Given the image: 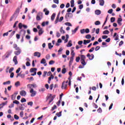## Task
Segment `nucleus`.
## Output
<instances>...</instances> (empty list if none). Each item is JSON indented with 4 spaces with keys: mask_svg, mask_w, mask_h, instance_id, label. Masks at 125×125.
I'll return each mask as SVG.
<instances>
[{
    "mask_svg": "<svg viewBox=\"0 0 125 125\" xmlns=\"http://www.w3.org/2000/svg\"><path fill=\"white\" fill-rule=\"evenodd\" d=\"M14 70V68L13 67H11L9 70V73H12V71H13Z\"/></svg>",
    "mask_w": 125,
    "mask_h": 125,
    "instance_id": "0e129e2a",
    "label": "nucleus"
},
{
    "mask_svg": "<svg viewBox=\"0 0 125 125\" xmlns=\"http://www.w3.org/2000/svg\"><path fill=\"white\" fill-rule=\"evenodd\" d=\"M48 48L49 49H51V48H52V47H53V46L52 45H51V43H48Z\"/></svg>",
    "mask_w": 125,
    "mask_h": 125,
    "instance_id": "473e14b6",
    "label": "nucleus"
},
{
    "mask_svg": "<svg viewBox=\"0 0 125 125\" xmlns=\"http://www.w3.org/2000/svg\"><path fill=\"white\" fill-rule=\"evenodd\" d=\"M33 102H29L27 103V105L31 106V107H32L33 106Z\"/></svg>",
    "mask_w": 125,
    "mask_h": 125,
    "instance_id": "a18cd8bd",
    "label": "nucleus"
},
{
    "mask_svg": "<svg viewBox=\"0 0 125 125\" xmlns=\"http://www.w3.org/2000/svg\"><path fill=\"white\" fill-rule=\"evenodd\" d=\"M51 97H52V95L51 94H49L47 97V100L48 98H51Z\"/></svg>",
    "mask_w": 125,
    "mask_h": 125,
    "instance_id": "3c124183",
    "label": "nucleus"
},
{
    "mask_svg": "<svg viewBox=\"0 0 125 125\" xmlns=\"http://www.w3.org/2000/svg\"><path fill=\"white\" fill-rule=\"evenodd\" d=\"M95 13L96 15H100V14H101V11L100 10H96Z\"/></svg>",
    "mask_w": 125,
    "mask_h": 125,
    "instance_id": "a211bd4d",
    "label": "nucleus"
},
{
    "mask_svg": "<svg viewBox=\"0 0 125 125\" xmlns=\"http://www.w3.org/2000/svg\"><path fill=\"white\" fill-rule=\"evenodd\" d=\"M60 36H61V35L60 34V33H59V32H57V33H56L57 37L59 38V37H60Z\"/></svg>",
    "mask_w": 125,
    "mask_h": 125,
    "instance_id": "e2e57ef3",
    "label": "nucleus"
},
{
    "mask_svg": "<svg viewBox=\"0 0 125 125\" xmlns=\"http://www.w3.org/2000/svg\"><path fill=\"white\" fill-rule=\"evenodd\" d=\"M26 99L24 98H22L21 100V103H24V102H26Z\"/></svg>",
    "mask_w": 125,
    "mask_h": 125,
    "instance_id": "c03bdc74",
    "label": "nucleus"
},
{
    "mask_svg": "<svg viewBox=\"0 0 125 125\" xmlns=\"http://www.w3.org/2000/svg\"><path fill=\"white\" fill-rule=\"evenodd\" d=\"M90 40H84L83 41V44L85 45L86 43H89L90 42Z\"/></svg>",
    "mask_w": 125,
    "mask_h": 125,
    "instance_id": "a878e982",
    "label": "nucleus"
},
{
    "mask_svg": "<svg viewBox=\"0 0 125 125\" xmlns=\"http://www.w3.org/2000/svg\"><path fill=\"white\" fill-rule=\"evenodd\" d=\"M13 103H14V104H17V105H18V104H20V103L17 100H15L13 102Z\"/></svg>",
    "mask_w": 125,
    "mask_h": 125,
    "instance_id": "f704fd0d",
    "label": "nucleus"
},
{
    "mask_svg": "<svg viewBox=\"0 0 125 125\" xmlns=\"http://www.w3.org/2000/svg\"><path fill=\"white\" fill-rule=\"evenodd\" d=\"M16 50L17 51H14V54H15V55H20L21 51V49H20V48H17Z\"/></svg>",
    "mask_w": 125,
    "mask_h": 125,
    "instance_id": "39448f33",
    "label": "nucleus"
},
{
    "mask_svg": "<svg viewBox=\"0 0 125 125\" xmlns=\"http://www.w3.org/2000/svg\"><path fill=\"white\" fill-rule=\"evenodd\" d=\"M55 109H57V106L54 104V106L52 107L51 111H53L54 110H55Z\"/></svg>",
    "mask_w": 125,
    "mask_h": 125,
    "instance_id": "ea45409f",
    "label": "nucleus"
},
{
    "mask_svg": "<svg viewBox=\"0 0 125 125\" xmlns=\"http://www.w3.org/2000/svg\"><path fill=\"white\" fill-rule=\"evenodd\" d=\"M46 74H47V72H46V71H44V72H43V75H42V77H43V78H45V76H46Z\"/></svg>",
    "mask_w": 125,
    "mask_h": 125,
    "instance_id": "5fc2aeb1",
    "label": "nucleus"
},
{
    "mask_svg": "<svg viewBox=\"0 0 125 125\" xmlns=\"http://www.w3.org/2000/svg\"><path fill=\"white\" fill-rule=\"evenodd\" d=\"M101 22L99 21H97L95 22V25H100Z\"/></svg>",
    "mask_w": 125,
    "mask_h": 125,
    "instance_id": "a19ab883",
    "label": "nucleus"
},
{
    "mask_svg": "<svg viewBox=\"0 0 125 125\" xmlns=\"http://www.w3.org/2000/svg\"><path fill=\"white\" fill-rule=\"evenodd\" d=\"M43 33V30H42V28H41L39 31V35L41 36L42 35Z\"/></svg>",
    "mask_w": 125,
    "mask_h": 125,
    "instance_id": "4be33fe9",
    "label": "nucleus"
},
{
    "mask_svg": "<svg viewBox=\"0 0 125 125\" xmlns=\"http://www.w3.org/2000/svg\"><path fill=\"white\" fill-rule=\"evenodd\" d=\"M19 76L21 77V78H24V77H25V75L21 74V73H20L17 74L16 78H18Z\"/></svg>",
    "mask_w": 125,
    "mask_h": 125,
    "instance_id": "412c9836",
    "label": "nucleus"
},
{
    "mask_svg": "<svg viewBox=\"0 0 125 125\" xmlns=\"http://www.w3.org/2000/svg\"><path fill=\"white\" fill-rule=\"evenodd\" d=\"M16 97L14 96V95H12L11 96V99L12 100H15Z\"/></svg>",
    "mask_w": 125,
    "mask_h": 125,
    "instance_id": "774afa93",
    "label": "nucleus"
},
{
    "mask_svg": "<svg viewBox=\"0 0 125 125\" xmlns=\"http://www.w3.org/2000/svg\"><path fill=\"white\" fill-rule=\"evenodd\" d=\"M66 68H63L62 70V74H66Z\"/></svg>",
    "mask_w": 125,
    "mask_h": 125,
    "instance_id": "c9c22d12",
    "label": "nucleus"
},
{
    "mask_svg": "<svg viewBox=\"0 0 125 125\" xmlns=\"http://www.w3.org/2000/svg\"><path fill=\"white\" fill-rule=\"evenodd\" d=\"M69 17L70 18L73 17V15L70 13H67L65 17V19H68Z\"/></svg>",
    "mask_w": 125,
    "mask_h": 125,
    "instance_id": "1a4fd4ad",
    "label": "nucleus"
},
{
    "mask_svg": "<svg viewBox=\"0 0 125 125\" xmlns=\"http://www.w3.org/2000/svg\"><path fill=\"white\" fill-rule=\"evenodd\" d=\"M80 59H81V58L80 57H76V62H80Z\"/></svg>",
    "mask_w": 125,
    "mask_h": 125,
    "instance_id": "8fccbe9b",
    "label": "nucleus"
},
{
    "mask_svg": "<svg viewBox=\"0 0 125 125\" xmlns=\"http://www.w3.org/2000/svg\"><path fill=\"white\" fill-rule=\"evenodd\" d=\"M97 112L99 113H102V109H101V107L99 108V109L97 110Z\"/></svg>",
    "mask_w": 125,
    "mask_h": 125,
    "instance_id": "864d4df0",
    "label": "nucleus"
},
{
    "mask_svg": "<svg viewBox=\"0 0 125 125\" xmlns=\"http://www.w3.org/2000/svg\"><path fill=\"white\" fill-rule=\"evenodd\" d=\"M19 14V10H17L16 11L14 15L16 16V17H17V16H18V15Z\"/></svg>",
    "mask_w": 125,
    "mask_h": 125,
    "instance_id": "79ce46f5",
    "label": "nucleus"
},
{
    "mask_svg": "<svg viewBox=\"0 0 125 125\" xmlns=\"http://www.w3.org/2000/svg\"><path fill=\"white\" fill-rule=\"evenodd\" d=\"M60 17V13L58 14V15L57 16V18L56 19V20L55 21V24H57L58 23V21H59V18Z\"/></svg>",
    "mask_w": 125,
    "mask_h": 125,
    "instance_id": "f8f14e48",
    "label": "nucleus"
},
{
    "mask_svg": "<svg viewBox=\"0 0 125 125\" xmlns=\"http://www.w3.org/2000/svg\"><path fill=\"white\" fill-rule=\"evenodd\" d=\"M14 119H15V120H19V116H18V115H16V114H15V115H14Z\"/></svg>",
    "mask_w": 125,
    "mask_h": 125,
    "instance_id": "58836bf2",
    "label": "nucleus"
},
{
    "mask_svg": "<svg viewBox=\"0 0 125 125\" xmlns=\"http://www.w3.org/2000/svg\"><path fill=\"white\" fill-rule=\"evenodd\" d=\"M23 27V25L22 24V23L20 22L19 23V29H22V27Z\"/></svg>",
    "mask_w": 125,
    "mask_h": 125,
    "instance_id": "37998d69",
    "label": "nucleus"
},
{
    "mask_svg": "<svg viewBox=\"0 0 125 125\" xmlns=\"http://www.w3.org/2000/svg\"><path fill=\"white\" fill-rule=\"evenodd\" d=\"M86 57H85V56L84 55H81V62L83 66H85L86 65V62H85V59Z\"/></svg>",
    "mask_w": 125,
    "mask_h": 125,
    "instance_id": "f257e3e1",
    "label": "nucleus"
},
{
    "mask_svg": "<svg viewBox=\"0 0 125 125\" xmlns=\"http://www.w3.org/2000/svg\"><path fill=\"white\" fill-rule=\"evenodd\" d=\"M3 84L5 85V84H10V81H8L6 82H4L3 83Z\"/></svg>",
    "mask_w": 125,
    "mask_h": 125,
    "instance_id": "4c0bfd02",
    "label": "nucleus"
},
{
    "mask_svg": "<svg viewBox=\"0 0 125 125\" xmlns=\"http://www.w3.org/2000/svg\"><path fill=\"white\" fill-rule=\"evenodd\" d=\"M26 66H27V67H29V66H31V63H30L29 62H26Z\"/></svg>",
    "mask_w": 125,
    "mask_h": 125,
    "instance_id": "680f3d73",
    "label": "nucleus"
},
{
    "mask_svg": "<svg viewBox=\"0 0 125 125\" xmlns=\"http://www.w3.org/2000/svg\"><path fill=\"white\" fill-rule=\"evenodd\" d=\"M55 15H56V14H55V13H53L51 17V20H52V21H53V20H54V19H55Z\"/></svg>",
    "mask_w": 125,
    "mask_h": 125,
    "instance_id": "b1692460",
    "label": "nucleus"
},
{
    "mask_svg": "<svg viewBox=\"0 0 125 125\" xmlns=\"http://www.w3.org/2000/svg\"><path fill=\"white\" fill-rule=\"evenodd\" d=\"M80 32L81 34H83L84 33H85V30L84 29H81Z\"/></svg>",
    "mask_w": 125,
    "mask_h": 125,
    "instance_id": "13d9d810",
    "label": "nucleus"
},
{
    "mask_svg": "<svg viewBox=\"0 0 125 125\" xmlns=\"http://www.w3.org/2000/svg\"><path fill=\"white\" fill-rule=\"evenodd\" d=\"M46 63V61H45V59H42V60L41 61V64H45Z\"/></svg>",
    "mask_w": 125,
    "mask_h": 125,
    "instance_id": "bb28decb",
    "label": "nucleus"
},
{
    "mask_svg": "<svg viewBox=\"0 0 125 125\" xmlns=\"http://www.w3.org/2000/svg\"><path fill=\"white\" fill-rule=\"evenodd\" d=\"M43 12H45V15H48L49 14V11L47 10V9L44 8Z\"/></svg>",
    "mask_w": 125,
    "mask_h": 125,
    "instance_id": "2eb2a0df",
    "label": "nucleus"
},
{
    "mask_svg": "<svg viewBox=\"0 0 125 125\" xmlns=\"http://www.w3.org/2000/svg\"><path fill=\"white\" fill-rule=\"evenodd\" d=\"M23 116H24V112L21 111L20 112V116L21 117V118H23Z\"/></svg>",
    "mask_w": 125,
    "mask_h": 125,
    "instance_id": "6e6d98bb",
    "label": "nucleus"
},
{
    "mask_svg": "<svg viewBox=\"0 0 125 125\" xmlns=\"http://www.w3.org/2000/svg\"><path fill=\"white\" fill-rule=\"evenodd\" d=\"M7 103H8V102L6 101L4 103H2V104H0V108L1 109V108H3V106H5V105H7Z\"/></svg>",
    "mask_w": 125,
    "mask_h": 125,
    "instance_id": "ddd939ff",
    "label": "nucleus"
},
{
    "mask_svg": "<svg viewBox=\"0 0 125 125\" xmlns=\"http://www.w3.org/2000/svg\"><path fill=\"white\" fill-rule=\"evenodd\" d=\"M99 2H100V5H101L102 6H103V5H104V3H105V2L104 1V0H100Z\"/></svg>",
    "mask_w": 125,
    "mask_h": 125,
    "instance_id": "aec40b11",
    "label": "nucleus"
},
{
    "mask_svg": "<svg viewBox=\"0 0 125 125\" xmlns=\"http://www.w3.org/2000/svg\"><path fill=\"white\" fill-rule=\"evenodd\" d=\"M43 18L42 13V12H39L38 13L37 16H36V20L37 21H40Z\"/></svg>",
    "mask_w": 125,
    "mask_h": 125,
    "instance_id": "f03ea898",
    "label": "nucleus"
},
{
    "mask_svg": "<svg viewBox=\"0 0 125 125\" xmlns=\"http://www.w3.org/2000/svg\"><path fill=\"white\" fill-rule=\"evenodd\" d=\"M85 32L86 33V34H88V33H89V29L87 28L85 30Z\"/></svg>",
    "mask_w": 125,
    "mask_h": 125,
    "instance_id": "338daca9",
    "label": "nucleus"
},
{
    "mask_svg": "<svg viewBox=\"0 0 125 125\" xmlns=\"http://www.w3.org/2000/svg\"><path fill=\"white\" fill-rule=\"evenodd\" d=\"M16 38H17V40H20V34H17Z\"/></svg>",
    "mask_w": 125,
    "mask_h": 125,
    "instance_id": "052dcab7",
    "label": "nucleus"
},
{
    "mask_svg": "<svg viewBox=\"0 0 125 125\" xmlns=\"http://www.w3.org/2000/svg\"><path fill=\"white\" fill-rule=\"evenodd\" d=\"M55 63V61L53 60H51L49 62V65H53Z\"/></svg>",
    "mask_w": 125,
    "mask_h": 125,
    "instance_id": "c85d7f7f",
    "label": "nucleus"
},
{
    "mask_svg": "<svg viewBox=\"0 0 125 125\" xmlns=\"http://www.w3.org/2000/svg\"><path fill=\"white\" fill-rule=\"evenodd\" d=\"M38 85L37 84H29L27 85V87H29L30 89H32V88H36V87H37Z\"/></svg>",
    "mask_w": 125,
    "mask_h": 125,
    "instance_id": "20e7f679",
    "label": "nucleus"
},
{
    "mask_svg": "<svg viewBox=\"0 0 125 125\" xmlns=\"http://www.w3.org/2000/svg\"><path fill=\"white\" fill-rule=\"evenodd\" d=\"M13 47H14V48L15 49V50H16L17 48H20L18 46V45L16 44H13Z\"/></svg>",
    "mask_w": 125,
    "mask_h": 125,
    "instance_id": "09e8293b",
    "label": "nucleus"
},
{
    "mask_svg": "<svg viewBox=\"0 0 125 125\" xmlns=\"http://www.w3.org/2000/svg\"><path fill=\"white\" fill-rule=\"evenodd\" d=\"M71 57H75V55H76V53L74 52V50L71 51Z\"/></svg>",
    "mask_w": 125,
    "mask_h": 125,
    "instance_id": "2f4dec72",
    "label": "nucleus"
},
{
    "mask_svg": "<svg viewBox=\"0 0 125 125\" xmlns=\"http://www.w3.org/2000/svg\"><path fill=\"white\" fill-rule=\"evenodd\" d=\"M94 49H95L94 47H93L88 51L89 52H92L94 50Z\"/></svg>",
    "mask_w": 125,
    "mask_h": 125,
    "instance_id": "4d7b16f0",
    "label": "nucleus"
},
{
    "mask_svg": "<svg viewBox=\"0 0 125 125\" xmlns=\"http://www.w3.org/2000/svg\"><path fill=\"white\" fill-rule=\"evenodd\" d=\"M107 38H108V36L106 35H104L102 36V39L103 40H105V39H107Z\"/></svg>",
    "mask_w": 125,
    "mask_h": 125,
    "instance_id": "69168bd1",
    "label": "nucleus"
},
{
    "mask_svg": "<svg viewBox=\"0 0 125 125\" xmlns=\"http://www.w3.org/2000/svg\"><path fill=\"white\" fill-rule=\"evenodd\" d=\"M37 69L36 68H32L30 69V73H34L35 72H36V71H37Z\"/></svg>",
    "mask_w": 125,
    "mask_h": 125,
    "instance_id": "6ab92c4d",
    "label": "nucleus"
},
{
    "mask_svg": "<svg viewBox=\"0 0 125 125\" xmlns=\"http://www.w3.org/2000/svg\"><path fill=\"white\" fill-rule=\"evenodd\" d=\"M115 20H116V19H115V18H114V17H112V18H111V19H110V21H111V23L114 22V21H115Z\"/></svg>",
    "mask_w": 125,
    "mask_h": 125,
    "instance_id": "49530a36",
    "label": "nucleus"
},
{
    "mask_svg": "<svg viewBox=\"0 0 125 125\" xmlns=\"http://www.w3.org/2000/svg\"><path fill=\"white\" fill-rule=\"evenodd\" d=\"M15 85H16V86H18V85H20V82L19 81L17 82Z\"/></svg>",
    "mask_w": 125,
    "mask_h": 125,
    "instance_id": "603ef678",
    "label": "nucleus"
},
{
    "mask_svg": "<svg viewBox=\"0 0 125 125\" xmlns=\"http://www.w3.org/2000/svg\"><path fill=\"white\" fill-rule=\"evenodd\" d=\"M30 93H31V97H35L36 95L37 94V91H34V89L31 88L30 90Z\"/></svg>",
    "mask_w": 125,
    "mask_h": 125,
    "instance_id": "7ed1b4c3",
    "label": "nucleus"
},
{
    "mask_svg": "<svg viewBox=\"0 0 125 125\" xmlns=\"http://www.w3.org/2000/svg\"><path fill=\"white\" fill-rule=\"evenodd\" d=\"M56 96L55 95H53V96H52V97H51V99H50V100L49 102V104H50L52 102V101H53V100H54V98H55V97H56Z\"/></svg>",
    "mask_w": 125,
    "mask_h": 125,
    "instance_id": "dca6fc26",
    "label": "nucleus"
},
{
    "mask_svg": "<svg viewBox=\"0 0 125 125\" xmlns=\"http://www.w3.org/2000/svg\"><path fill=\"white\" fill-rule=\"evenodd\" d=\"M56 116H57V117H58L59 118L60 117H61V116H62V111H61L60 112H57L56 114Z\"/></svg>",
    "mask_w": 125,
    "mask_h": 125,
    "instance_id": "393cba45",
    "label": "nucleus"
},
{
    "mask_svg": "<svg viewBox=\"0 0 125 125\" xmlns=\"http://www.w3.org/2000/svg\"><path fill=\"white\" fill-rule=\"evenodd\" d=\"M86 39H87L88 40H89V39H91V35L90 34H88L85 36Z\"/></svg>",
    "mask_w": 125,
    "mask_h": 125,
    "instance_id": "72a5a7b5",
    "label": "nucleus"
},
{
    "mask_svg": "<svg viewBox=\"0 0 125 125\" xmlns=\"http://www.w3.org/2000/svg\"><path fill=\"white\" fill-rule=\"evenodd\" d=\"M12 53V51H9L6 53V55H8L9 56H10L11 55V54Z\"/></svg>",
    "mask_w": 125,
    "mask_h": 125,
    "instance_id": "de8ad7c7",
    "label": "nucleus"
},
{
    "mask_svg": "<svg viewBox=\"0 0 125 125\" xmlns=\"http://www.w3.org/2000/svg\"><path fill=\"white\" fill-rule=\"evenodd\" d=\"M64 24L66 25V26H69L70 27H72V24H71L70 22H65Z\"/></svg>",
    "mask_w": 125,
    "mask_h": 125,
    "instance_id": "e433bc0d",
    "label": "nucleus"
},
{
    "mask_svg": "<svg viewBox=\"0 0 125 125\" xmlns=\"http://www.w3.org/2000/svg\"><path fill=\"white\" fill-rule=\"evenodd\" d=\"M48 24H49V22L48 21H47L46 22H42V27H44L45 26V25H48Z\"/></svg>",
    "mask_w": 125,
    "mask_h": 125,
    "instance_id": "4468645a",
    "label": "nucleus"
},
{
    "mask_svg": "<svg viewBox=\"0 0 125 125\" xmlns=\"http://www.w3.org/2000/svg\"><path fill=\"white\" fill-rule=\"evenodd\" d=\"M87 57L88 58L89 60H93V58H94V55L93 54H91L89 53H88L87 54Z\"/></svg>",
    "mask_w": 125,
    "mask_h": 125,
    "instance_id": "423d86ee",
    "label": "nucleus"
},
{
    "mask_svg": "<svg viewBox=\"0 0 125 125\" xmlns=\"http://www.w3.org/2000/svg\"><path fill=\"white\" fill-rule=\"evenodd\" d=\"M108 13H109V14H111L113 12V9H110L108 11Z\"/></svg>",
    "mask_w": 125,
    "mask_h": 125,
    "instance_id": "bf43d9fd",
    "label": "nucleus"
},
{
    "mask_svg": "<svg viewBox=\"0 0 125 125\" xmlns=\"http://www.w3.org/2000/svg\"><path fill=\"white\" fill-rule=\"evenodd\" d=\"M41 53L39 52H36L34 53V56L38 57V58H40L41 57Z\"/></svg>",
    "mask_w": 125,
    "mask_h": 125,
    "instance_id": "9d476101",
    "label": "nucleus"
},
{
    "mask_svg": "<svg viewBox=\"0 0 125 125\" xmlns=\"http://www.w3.org/2000/svg\"><path fill=\"white\" fill-rule=\"evenodd\" d=\"M67 86H68V84H65V81L62 83V89H66L67 88Z\"/></svg>",
    "mask_w": 125,
    "mask_h": 125,
    "instance_id": "0eeeda50",
    "label": "nucleus"
},
{
    "mask_svg": "<svg viewBox=\"0 0 125 125\" xmlns=\"http://www.w3.org/2000/svg\"><path fill=\"white\" fill-rule=\"evenodd\" d=\"M13 61L15 62V65L18 64V61H17V56H15L13 58Z\"/></svg>",
    "mask_w": 125,
    "mask_h": 125,
    "instance_id": "6e6552de",
    "label": "nucleus"
},
{
    "mask_svg": "<svg viewBox=\"0 0 125 125\" xmlns=\"http://www.w3.org/2000/svg\"><path fill=\"white\" fill-rule=\"evenodd\" d=\"M109 33L110 32L108 30H105L103 31V35H108Z\"/></svg>",
    "mask_w": 125,
    "mask_h": 125,
    "instance_id": "cd10ccee",
    "label": "nucleus"
},
{
    "mask_svg": "<svg viewBox=\"0 0 125 125\" xmlns=\"http://www.w3.org/2000/svg\"><path fill=\"white\" fill-rule=\"evenodd\" d=\"M72 41L70 40V41H69V42H68L67 45H66V46L67 47H70L72 46Z\"/></svg>",
    "mask_w": 125,
    "mask_h": 125,
    "instance_id": "5701e85b",
    "label": "nucleus"
},
{
    "mask_svg": "<svg viewBox=\"0 0 125 125\" xmlns=\"http://www.w3.org/2000/svg\"><path fill=\"white\" fill-rule=\"evenodd\" d=\"M20 94L21 96H26L27 95V92L25 90H22L20 92Z\"/></svg>",
    "mask_w": 125,
    "mask_h": 125,
    "instance_id": "9b49d317",
    "label": "nucleus"
},
{
    "mask_svg": "<svg viewBox=\"0 0 125 125\" xmlns=\"http://www.w3.org/2000/svg\"><path fill=\"white\" fill-rule=\"evenodd\" d=\"M78 30H79V28L76 27L74 30H72V34H76L77 31H78Z\"/></svg>",
    "mask_w": 125,
    "mask_h": 125,
    "instance_id": "c756f323",
    "label": "nucleus"
},
{
    "mask_svg": "<svg viewBox=\"0 0 125 125\" xmlns=\"http://www.w3.org/2000/svg\"><path fill=\"white\" fill-rule=\"evenodd\" d=\"M61 33L65 34V30H63V27H61L60 30Z\"/></svg>",
    "mask_w": 125,
    "mask_h": 125,
    "instance_id": "7c9ffc66",
    "label": "nucleus"
},
{
    "mask_svg": "<svg viewBox=\"0 0 125 125\" xmlns=\"http://www.w3.org/2000/svg\"><path fill=\"white\" fill-rule=\"evenodd\" d=\"M73 61H74V57H70V60L69 61V66H71L72 65V63H73Z\"/></svg>",
    "mask_w": 125,
    "mask_h": 125,
    "instance_id": "f3484780",
    "label": "nucleus"
}]
</instances>
